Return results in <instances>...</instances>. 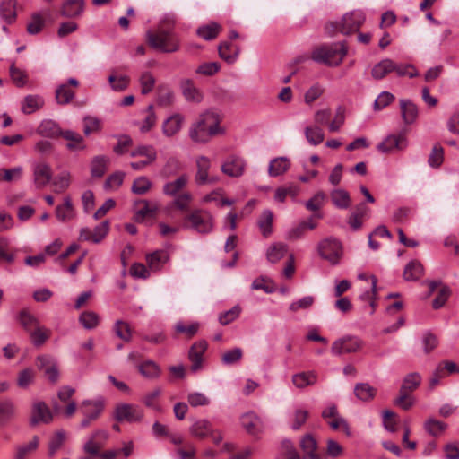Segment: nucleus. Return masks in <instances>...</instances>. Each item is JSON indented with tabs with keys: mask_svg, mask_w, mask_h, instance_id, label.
<instances>
[{
	"mask_svg": "<svg viewBox=\"0 0 459 459\" xmlns=\"http://www.w3.org/2000/svg\"><path fill=\"white\" fill-rule=\"evenodd\" d=\"M423 265L417 260L409 262L403 271V279L407 281H414L423 275Z\"/></svg>",
	"mask_w": 459,
	"mask_h": 459,
	"instance_id": "30",
	"label": "nucleus"
},
{
	"mask_svg": "<svg viewBox=\"0 0 459 459\" xmlns=\"http://www.w3.org/2000/svg\"><path fill=\"white\" fill-rule=\"evenodd\" d=\"M277 459H300V457L291 441L286 439L281 443V452Z\"/></svg>",
	"mask_w": 459,
	"mask_h": 459,
	"instance_id": "59",
	"label": "nucleus"
},
{
	"mask_svg": "<svg viewBox=\"0 0 459 459\" xmlns=\"http://www.w3.org/2000/svg\"><path fill=\"white\" fill-rule=\"evenodd\" d=\"M56 100L57 104L59 105H67L69 104L74 98L75 92L72 90L67 84L63 83L60 84L56 89Z\"/></svg>",
	"mask_w": 459,
	"mask_h": 459,
	"instance_id": "41",
	"label": "nucleus"
},
{
	"mask_svg": "<svg viewBox=\"0 0 459 459\" xmlns=\"http://www.w3.org/2000/svg\"><path fill=\"white\" fill-rule=\"evenodd\" d=\"M0 16L7 23H12L16 18V0H2Z\"/></svg>",
	"mask_w": 459,
	"mask_h": 459,
	"instance_id": "36",
	"label": "nucleus"
},
{
	"mask_svg": "<svg viewBox=\"0 0 459 459\" xmlns=\"http://www.w3.org/2000/svg\"><path fill=\"white\" fill-rule=\"evenodd\" d=\"M273 220V215L270 210H264L258 220V226L262 231L263 236L265 238H267L272 233Z\"/></svg>",
	"mask_w": 459,
	"mask_h": 459,
	"instance_id": "48",
	"label": "nucleus"
},
{
	"mask_svg": "<svg viewBox=\"0 0 459 459\" xmlns=\"http://www.w3.org/2000/svg\"><path fill=\"white\" fill-rule=\"evenodd\" d=\"M152 187V182L146 177L137 178L132 186V192L136 195H144Z\"/></svg>",
	"mask_w": 459,
	"mask_h": 459,
	"instance_id": "63",
	"label": "nucleus"
},
{
	"mask_svg": "<svg viewBox=\"0 0 459 459\" xmlns=\"http://www.w3.org/2000/svg\"><path fill=\"white\" fill-rule=\"evenodd\" d=\"M141 204H143V207L141 208L135 214V221H142L147 216H154L156 212L158 211V205L156 204H152L146 200L140 201Z\"/></svg>",
	"mask_w": 459,
	"mask_h": 459,
	"instance_id": "54",
	"label": "nucleus"
},
{
	"mask_svg": "<svg viewBox=\"0 0 459 459\" xmlns=\"http://www.w3.org/2000/svg\"><path fill=\"white\" fill-rule=\"evenodd\" d=\"M15 414V405L10 399L0 402V426L9 422Z\"/></svg>",
	"mask_w": 459,
	"mask_h": 459,
	"instance_id": "39",
	"label": "nucleus"
},
{
	"mask_svg": "<svg viewBox=\"0 0 459 459\" xmlns=\"http://www.w3.org/2000/svg\"><path fill=\"white\" fill-rule=\"evenodd\" d=\"M53 420V414L46 403L39 401L32 404L30 424L36 426L39 423L48 424Z\"/></svg>",
	"mask_w": 459,
	"mask_h": 459,
	"instance_id": "11",
	"label": "nucleus"
},
{
	"mask_svg": "<svg viewBox=\"0 0 459 459\" xmlns=\"http://www.w3.org/2000/svg\"><path fill=\"white\" fill-rule=\"evenodd\" d=\"M108 82L114 91L121 92L126 91L130 83V77L126 74H121L113 69L108 77Z\"/></svg>",
	"mask_w": 459,
	"mask_h": 459,
	"instance_id": "25",
	"label": "nucleus"
},
{
	"mask_svg": "<svg viewBox=\"0 0 459 459\" xmlns=\"http://www.w3.org/2000/svg\"><path fill=\"white\" fill-rule=\"evenodd\" d=\"M147 116L143 119L140 131L142 133H147L149 132L156 124L157 122V117L153 109V105H149L146 108Z\"/></svg>",
	"mask_w": 459,
	"mask_h": 459,
	"instance_id": "60",
	"label": "nucleus"
},
{
	"mask_svg": "<svg viewBox=\"0 0 459 459\" xmlns=\"http://www.w3.org/2000/svg\"><path fill=\"white\" fill-rule=\"evenodd\" d=\"M169 260V254L163 249L156 250L146 255L148 267L152 271H160Z\"/></svg>",
	"mask_w": 459,
	"mask_h": 459,
	"instance_id": "18",
	"label": "nucleus"
},
{
	"mask_svg": "<svg viewBox=\"0 0 459 459\" xmlns=\"http://www.w3.org/2000/svg\"><path fill=\"white\" fill-rule=\"evenodd\" d=\"M420 383H421L420 375L418 373H411V374H408L404 377L400 389H402L403 391L408 392V393H411L412 391H414L415 389H417L419 387Z\"/></svg>",
	"mask_w": 459,
	"mask_h": 459,
	"instance_id": "50",
	"label": "nucleus"
},
{
	"mask_svg": "<svg viewBox=\"0 0 459 459\" xmlns=\"http://www.w3.org/2000/svg\"><path fill=\"white\" fill-rule=\"evenodd\" d=\"M188 177L184 174L177 179L168 182L163 186V193L167 195L177 196L178 194L186 186Z\"/></svg>",
	"mask_w": 459,
	"mask_h": 459,
	"instance_id": "33",
	"label": "nucleus"
},
{
	"mask_svg": "<svg viewBox=\"0 0 459 459\" xmlns=\"http://www.w3.org/2000/svg\"><path fill=\"white\" fill-rule=\"evenodd\" d=\"M185 117L179 113H175L169 117L162 123V133L167 137H172L177 134L182 128Z\"/></svg>",
	"mask_w": 459,
	"mask_h": 459,
	"instance_id": "14",
	"label": "nucleus"
},
{
	"mask_svg": "<svg viewBox=\"0 0 459 459\" xmlns=\"http://www.w3.org/2000/svg\"><path fill=\"white\" fill-rule=\"evenodd\" d=\"M288 247L283 243L273 244L267 250L266 257L270 263L275 264L287 254Z\"/></svg>",
	"mask_w": 459,
	"mask_h": 459,
	"instance_id": "45",
	"label": "nucleus"
},
{
	"mask_svg": "<svg viewBox=\"0 0 459 459\" xmlns=\"http://www.w3.org/2000/svg\"><path fill=\"white\" fill-rule=\"evenodd\" d=\"M103 402L100 400H84L81 404V411L85 417L97 420L103 411Z\"/></svg>",
	"mask_w": 459,
	"mask_h": 459,
	"instance_id": "23",
	"label": "nucleus"
},
{
	"mask_svg": "<svg viewBox=\"0 0 459 459\" xmlns=\"http://www.w3.org/2000/svg\"><path fill=\"white\" fill-rule=\"evenodd\" d=\"M174 101V93L172 90H170L167 86H160L158 88V96H157V103L160 106L167 107L173 103Z\"/></svg>",
	"mask_w": 459,
	"mask_h": 459,
	"instance_id": "53",
	"label": "nucleus"
},
{
	"mask_svg": "<svg viewBox=\"0 0 459 459\" xmlns=\"http://www.w3.org/2000/svg\"><path fill=\"white\" fill-rule=\"evenodd\" d=\"M207 349V342L204 340L195 342L189 351V359L191 361V370L196 372L202 368L203 354Z\"/></svg>",
	"mask_w": 459,
	"mask_h": 459,
	"instance_id": "13",
	"label": "nucleus"
},
{
	"mask_svg": "<svg viewBox=\"0 0 459 459\" xmlns=\"http://www.w3.org/2000/svg\"><path fill=\"white\" fill-rule=\"evenodd\" d=\"M408 145V140L405 134H390L377 145V150L381 152L387 153L394 151H403Z\"/></svg>",
	"mask_w": 459,
	"mask_h": 459,
	"instance_id": "9",
	"label": "nucleus"
},
{
	"mask_svg": "<svg viewBox=\"0 0 459 459\" xmlns=\"http://www.w3.org/2000/svg\"><path fill=\"white\" fill-rule=\"evenodd\" d=\"M130 156L133 158L138 156L146 157V160L152 162L156 160V151L152 145H139L131 152Z\"/></svg>",
	"mask_w": 459,
	"mask_h": 459,
	"instance_id": "51",
	"label": "nucleus"
},
{
	"mask_svg": "<svg viewBox=\"0 0 459 459\" xmlns=\"http://www.w3.org/2000/svg\"><path fill=\"white\" fill-rule=\"evenodd\" d=\"M84 5V0H67L62 5L61 13L68 18L78 17L83 13Z\"/></svg>",
	"mask_w": 459,
	"mask_h": 459,
	"instance_id": "24",
	"label": "nucleus"
},
{
	"mask_svg": "<svg viewBox=\"0 0 459 459\" xmlns=\"http://www.w3.org/2000/svg\"><path fill=\"white\" fill-rule=\"evenodd\" d=\"M346 54L347 48L344 42H335L316 48L311 57L316 63L332 66L340 65Z\"/></svg>",
	"mask_w": 459,
	"mask_h": 459,
	"instance_id": "2",
	"label": "nucleus"
},
{
	"mask_svg": "<svg viewBox=\"0 0 459 459\" xmlns=\"http://www.w3.org/2000/svg\"><path fill=\"white\" fill-rule=\"evenodd\" d=\"M28 334L32 344L36 347H40L49 339L51 331L40 324L39 326L29 332Z\"/></svg>",
	"mask_w": 459,
	"mask_h": 459,
	"instance_id": "31",
	"label": "nucleus"
},
{
	"mask_svg": "<svg viewBox=\"0 0 459 459\" xmlns=\"http://www.w3.org/2000/svg\"><path fill=\"white\" fill-rule=\"evenodd\" d=\"M62 137L67 141L65 146L70 152H79L86 148L83 137L74 131L65 130Z\"/></svg>",
	"mask_w": 459,
	"mask_h": 459,
	"instance_id": "21",
	"label": "nucleus"
},
{
	"mask_svg": "<svg viewBox=\"0 0 459 459\" xmlns=\"http://www.w3.org/2000/svg\"><path fill=\"white\" fill-rule=\"evenodd\" d=\"M180 88L182 94L187 101L200 102L203 100V94L199 89H197L194 82L190 79H184L180 82Z\"/></svg>",
	"mask_w": 459,
	"mask_h": 459,
	"instance_id": "19",
	"label": "nucleus"
},
{
	"mask_svg": "<svg viewBox=\"0 0 459 459\" xmlns=\"http://www.w3.org/2000/svg\"><path fill=\"white\" fill-rule=\"evenodd\" d=\"M304 134L307 141L313 146L320 144L325 139L323 129L317 125L306 126Z\"/></svg>",
	"mask_w": 459,
	"mask_h": 459,
	"instance_id": "37",
	"label": "nucleus"
},
{
	"mask_svg": "<svg viewBox=\"0 0 459 459\" xmlns=\"http://www.w3.org/2000/svg\"><path fill=\"white\" fill-rule=\"evenodd\" d=\"M394 61L389 58L383 59L377 63L371 70L372 77L377 80L384 79L388 74L394 72Z\"/></svg>",
	"mask_w": 459,
	"mask_h": 459,
	"instance_id": "27",
	"label": "nucleus"
},
{
	"mask_svg": "<svg viewBox=\"0 0 459 459\" xmlns=\"http://www.w3.org/2000/svg\"><path fill=\"white\" fill-rule=\"evenodd\" d=\"M192 436L199 438H204L212 434V423L205 419L196 420L190 427Z\"/></svg>",
	"mask_w": 459,
	"mask_h": 459,
	"instance_id": "28",
	"label": "nucleus"
},
{
	"mask_svg": "<svg viewBox=\"0 0 459 459\" xmlns=\"http://www.w3.org/2000/svg\"><path fill=\"white\" fill-rule=\"evenodd\" d=\"M354 394L362 402H369L376 396L377 389L368 383H358L354 387Z\"/></svg>",
	"mask_w": 459,
	"mask_h": 459,
	"instance_id": "34",
	"label": "nucleus"
},
{
	"mask_svg": "<svg viewBox=\"0 0 459 459\" xmlns=\"http://www.w3.org/2000/svg\"><path fill=\"white\" fill-rule=\"evenodd\" d=\"M109 162V158L105 155L95 156L91 163V173L94 178H101L107 169Z\"/></svg>",
	"mask_w": 459,
	"mask_h": 459,
	"instance_id": "35",
	"label": "nucleus"
},
{
	"mask_svg": "<svg viewBox=\"0 0 459 459\" xmlns=\"http://www.w3.org/2000/svg\"><path fill=\"white\" fill-rule=\"evenodd\" d=\"M44 105V100L39 95H27L22 102V111L24 114H32L40 109Z\"/></svg>",
	"mask_w": 459,
	"mask_h": 459,
	"instance_id": "32",
	"label": "nucleus"
},
{
	"mask_svg": "<svg viewBox=\"0 0 459 459\" xmlns=\"http://www.w3.org/2000/svg\"><path fill=\"white\" fill-rule=\"evenodd\" d=\"M241 425L250 435H257L262 431L261 420L254 412H247L241 417Z\"/></svg>",
	"mask_w": 459,
	"mask_h": 459,
	"instance_id": "20",
	"label": "nucleus"
},
{
	"mask_svg": "<svg viewBox=\"0 0 459 459\" xmlns=\"http://www.w3.org/2000/svg\"><path fill=\"white\" fill-rule=\"evenodd\" d=\"M247 166L246 160L238 155L229 156L221 164V171L229 177H241Z\"/></svg>",
	"mask_w": 459,
	"mask_h": 459,
	"instance_id": "10",
	"label": "nucleus"
},
{
	"mask_svg": "<svg viewBox=\"0 0 459 459\" xmlns=\"http://www.w3.org/2000/svg\"><path fill=\"white\" fill-rule=\"evenodd\" d=\"M32 172L34 185L38 189L44 188L52 179L51 167L46 162L35 163Z\"/></svg>",
	"mask_w": 459,
	"mask_h": 459,
	"instance_id": "12",
	"label": "nucleus"
},
{
	"mask_svg": "<svg viewBox=\"0 0 459 459\" xmlns=\"http://www.w3.org/2000/svg\"><path fill=\"white\" fill-rule=\"evenodd\" d=\"M23 169L21 166L11 169H0V183L17 182L22 178Z\"/></svg>",
	"mask_w": 459,
	"mask_h": 459,
	"instance_id": "44",
	"label": "nucleus"
},
{
	"mask_svg": "<svg viewBox=\"0 0 459 459\" xmlns=\"http://www.w3.org/2000/svg\"><path fill=\"white\" fill-rule=\"evenodd\" d=\"M424 429L429 435L437 437L446 429V424L430 418L425 421Z\"/></svg>",
	"mask_w": 459,
	"mask_h": 459,
	"instance_id": "52",
	"label": "nucleus"
},
{
	"mask_svg": "<svg viewBox=\"0 0 459 459\" xmlns=\"http://www.w3.org/2000/svg\"><path fill=\"white\" fill-rule=\"evenodd\" d=\"M197 172L195 175V182L197 185H205L212 183L214 179L208 176L210 169V160L204 156H201L197 160Z\"/></svg>",
	"mask_w": 459,
	"mask_h": 459,
	"instance_id": "22",
	"label": "nucleus"
},
{
	"mask_svg": "<svg viewBox=\"0 0 459 459\" xmlns=\"http://www.w3.org/2000/svg\"><path fill=\"white\" fill-rule=\"evenodd\" d=\"M37 134L47 138H57L63 136L65 131L52 119H44L37 128Z\"/></svg>",
	"mask_w": 459,
	"mask_h": 459,
	"instance_id": "15",
	"label": "nucleus"
},
{
	"mask_svg": "<svg viewBox=\"0 0 459 459\" xmlns=\"http://www.w3.org/2000/svg\"><path fill=\"white\" fill-rule=\"evenodd\" d=\"M38 446L39 438L34 436L29 444L17 447L14 459H25L28 454L37 449Z\"/></svg>",
	"mask_w": 459,
	"mask_h": 459,
	"instance_id": "62",
	"label": "nucleus"
},
{
	"mask_svg": "<svg viewBox=\"0 0 459 459\" xmlns=\"http://www.w3.org/2000/svg\"><path fill=\"white\" fill-rule=\"evenodd\" d=\"M140 374L149 379L158 378L160 375V368L152 360H146L138 365Z\"/></svg>",
	"mask_w": 459,
	"mask_h": 459,
	"instance_id": "40",
	"label": "nucleus"
},
{
	"mask_svg": "<svg viewBox=\"0 0 459 459\" xmlns=\"http://www.w3.org/2000/svg\"><path fill=\"white\" fill-rule=\"evenodd\" d=\"M80 323L86 329H93L99 324V316L95 312L85 311L79 316Z\"/></svg>",
	"mask_w": 459,
	"mask_h": 459,
	"instance_id": "61",
	"label": "nucleus"
},
{
	"mask_svg": "<svg viewBox=\"0 0 459 459\" xmlns=\"http://www.w3.org/2000/svg\"><path fill=\"white\" fill-rule=\"evenodd\" d=\"M65 439V433L64 430H58L51 437L48 444V455L54 456L56 451L62 446Z\"/></svg>",
	"mask_w": 459,
	"mask_h": 459,
	"instance_id": "55",
	"label": "nucleus"
},
{
	"mask_svg": "<svg viewBox=\"0 0 459 459\" xmlns=\"http://www.w3.org/2000/svg\"><path fill=\"white\" fill-rule=\"evenodd\" d=\"M221 27L219 23L215 22H211L206 25H203L198 28L197 35L205 40H212L215 39L219 32L221 31Z\"/></svg>",
	"mask_w": 459,
	"mask_h": 459,
	"instance_id": "42",
	"label": "nucleus"
},
{
	"mask_svg": "<svg viewBox=\"0 0 459 459\" xmlns=\"http://www.w3.org/2000/svg\"><path fill=\"white\" fill-rule=\"evenodd\" d=\"M233 45L230 42L221 43L218 47L219 56L226 62L232 64L238 56V48L235 47L234 52H231Z\"/></svg>",
	"mask_w": 459,
	"mask_h": 459,
	"instance_id": "47",
	"label": "nucleus"
},
{
	"mask_svg": "<svg viewBox=\"0 0 459 459\" xmlns=\"http://www.w3.org/2000/svg\"><path fill=\"white\" fill-rule=\"evenodd\" d=\"M220 117L212 111L202 113L189 129V137L195 143H205L212 136L220 133Z\"/></svg>",
	"mask_w": 459,
	"mask_h": 459,
	"instance_id": "1",
	"label": "nucleus"
},
{
	"mask_svg": "<svg viewBox=\"0 0 459 459\" xmlns=\"http://www.w3.org/2000/svg\"><path fill=\"white\" fill-rule=\"evenodd\" d=\"M366 20L365 13L360 10H354L345 13L341 22H331L325 25L326 33L332 36L334 32L340 31L349 35L359 31Z\"/></svg>",
	"mask_w": 459,
	"mask_h": 459,
	"instance_id": "3",
	"label": "nucleus"
},
{
	"mask_svg": "<svg viewBox=\"0 0 459 459\" xmlns=\"http://www.w3.org/2000/svg\"><path fill=\"white\" fill-rule=\"evenodd\" d=\"M330 195L333 204L339 209H347L351 205L350 195L344 189H333Z\"/></svg>",
	"mask_w": 459,
	"mask_h": 459,
	"instance_id": "38",
	"label": "nucleus"
},
{
	"mask_svg": "<svg viewBox=\"0 0 459 459\" xmlns=\"http://www.w3.org/2000/svg\"><path fill=\"white\" fill-rule=\"evenodd\" d=\"M290 167V161L286 157L273 159L268 167V173L271 177H278L285 173Z\"/></svg>",
	"mask_w": 459,
	"mask_h": 459,
	"instance_id": "29",
	"label": "nucleus"
},
{
	"mask_svg": "<svg viewBox=\"0 0 459 459\" xmlns=\"http://www.w3.org/2000/svg\"><path fill=\"white\" fill-rule=\"evenodd\" d=\"M316 381L317 374L315 371L300 372L292 376L293 385L299 389L314 385Z\"/></svg>",
	"mask_w": 459,
	"mask_h": 459,
	"instance_id": "26",
	"label": "nucleus"
},
{
	"mask_svg": "<svg viewBox=\"0 0 459 459\" xmlns=\"http://www.w3.org/2000/svg\"><path fill=\"white\" fill-rule=\"evenodd\" d=\"M444 160V150L438 144H435L432 148V151L429 156V165L432 168H438L443 163Z\"/></svg>",
	"mask_w": 459,
	"mask_h": 459,
	"instance_id": "56",
	"label": "nucleus"
},
{
	"mask_svg": "<svg viewBox=\"0 0 459 459\" xmlns=\"http://www.w3.org/2000/svg\"><path fill=\"white\" fill-rule=\"evenodd\" d=\"M399 106L402 118L404 124H413L416 121L419 114L417 106L411 100L406 99L400 100Z\"/></svg>",
	"mask_w": 459,
	"mask_h": 459,
	"instance_id": "16",
	"label": "nucleus"
},
{
	"mask_svg": "<svg viewBox=\"0 0 459 459\" xmlns=\"http://www.w3.org/2000/svg\"><path fill=\"white\" fill-rule=\"evenodd\" d=\"M56 216L61 221L71 220L74 217L73 204L69 196L64 199L63 204L56 206Z\"/></svg>",
	"mask_w": 459,
	"mask_h": 459,
	"instance_id": "43",
	"label": "nucleus"
},
{
	"mask_svg": "<svg viewBox=\"0 0 459 459\" xmlns=\"http://www.w3.org/2000/svg\"><path fill=\"white\" fill-rule=\"evenodd\" d=\"M113 330L119 339L126 342L131 341L133 330L127 322L120 319L117 320L114 324Z\"/></svg>",
	"mask_w": 459,
	"mask_h": 459,
	"instance_id": "46",
	"label": "nucleus"
},
{
	"mask_svg": "<svg viewBox=\"0 0 459 459\" xmlns=\"http://www.w3.org/2000/svg\"><path fill=\"white\" fill-rule=\"evenodd\" d=\"M394 404L401 407L402 409L407 411L409 409H411L414 403H415V400L414 398L410 394V393L408 392H405V391H403L402 389L399 390V395L398 397L394 400Z\"/></svg>",
	"mask_w": 459,
	"mask_h": 459,
	"instance_id": "64",
	"label": "nucleus"
},
{
	"mask_svg": "<svg viewBox=\"0 0 459 459\" xmlns=\"http://www.w3.org/2000/svg\"><path fill=\"white\" fill-rule=\"evenodd\" d=\"M213 217L205 210H194L185 218V227L201 234H208L213 229Z\"/></svg>",
	"mask_w": 459,
	"mask_h": 459,
	"instance_id": "5",
	"label": "nucleus"
},
{
	"mask_svg": "<svg viewBox=\"0 0 459 459\" xmlns=\"http://www.w3.org/2000/svg\"><path fill=\"white\" fill-rule=\"evenodd\" d=\"M143 418V409L132 403H119L114 411V419L117 421L129 423L140 422Z\"/></svg>",
	"mask_w": 459,
	"mask_h": 459,
	"instance_id": "7",
	"label": "nucleus"
},
{
	"mask_svg": "<svg viewBox=\"0 0 459 459\" xmlns=\"http://www.w3.org/2000/svg\"><path fill=\"white\" fill-rule=\"evenodd\" d=\"M139 83L141 86V93L143 95H147L152 91L156 83V79L151 72L145 71L141 74L139 77Z\"/></svg>",
	"mask_w": 459,
	"mask_h": 459,
	"instance_id": "49",
	"label": "nucleus"
},
{
	"mask_svg": "<svg viewBox=\"0 0 459 459\" xmlns=\"http://www.w3.org/2000/svg\"><path fill=\"white\" fill-rule=\"evenodd\" d=\"M176 15L173 13H166L164 14L159 23L155 30H165L166 32H175L174 27L176 24Z\"/></svg>",
	"mask_w": 459,
	"mask_h": 459,
	"instance_id": "58",
	"label": "nucleus"
},
{
	"mask_svg": "<svg viewBox=\"0 0 459 459\" xmlns=\"http://www.w3.org/2000/svg\"><path fill=\"white\" fill-rule=\"evenodd\" d=\"M146 40L151 48L166 54L177 52L180 48V39L175 32L148 30Z\"/></svg>",
	"mask_w": 459,
	"mask_h": 459,
	"instance_id": "4",
	"label": "nucleus"
},
{
	"mask_svg": "<svg viewBox=\"0 0 459 459\" xmlns=\"http://www.w3.org/2000/svg\"><path fill=\"white\" fill-rule=\"evenodd\" d=\"M363 342L354 335L343 336L333 342L331 351L333 355L357 352L361 349Z\"/></svg>",
	"mask_w": 459,
	"mask_h": 459,
	"instance_id": "8",
	"label": "nucleus"
},
{
	"mask_svg": "<svg viewBox=\"0 0 459 459\" xmlns=\"http://www.w3.org/2000/svg\"><path fill=\"white\" fill-rule=\"evenodd\" d=\"M10 77L13 82L17 87H23L27 82V75L25 72L15 66L14 63H12L9 68Z\"/></svg>",
	"mask_w": 459,
	"mask_h": 459,
	"instance_id": "57",
	"label": "nucleus"
},
{
	"mask_svg": "<svg viewBox=\"0 0 459 459\" xmlns=\"http://www.w3.org/2000/svg\"><path fill=\"white\" fill-rule=\"evenodd\" d=\"M317 250L319 255L327 260L331 264H337L342 255L341 243L333 238H327L318 243Z\"/></svg>",
	"mask_w": 459,
	"mask_h": 459,
	"instance_id": "6",
	"label": "nucleus"
},
{
	"mask_svg": "<svg viewBox=\"0 0 459 459\" xmlns=\"http://www.w3.org/2000/svg\"><path fill=\"white\" fill-rule=\"evenodd\" d=\"M16 319L27 333L40 325L38 317L29 308L21 309Z\"/></svg>",
	"mask_w": 459,
	"mask_h": 459,
	"instance_id": "17",
	"label": "nucleus"
}]
</instances>
